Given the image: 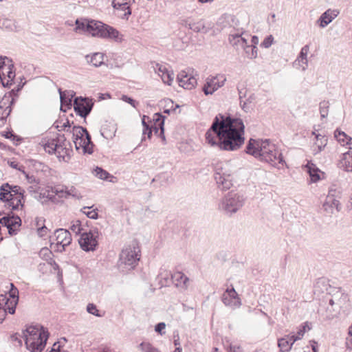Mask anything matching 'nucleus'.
I'll list each match as a JSON object with an SVG mask.
<instances>
[{
	"instance_id": "nucleus-58",
	"label": "nucleus",
	"mask_w": 352,
	"mask_h": 352,
	"mask_svg": "<svg viewBox=\"0 0 352 352\" xmlns=\"http://www.w3.org/2000/svg\"><path fill=\"white\" fill-rule=\"evenodd\" d=\"M239 100H243L246 96L247 89L243 85H237Z\"/></svg>"
},
{
	"instance_id": "nucleus-22",
	"label": "nucleus",
	"mask_w": 352,
	"mask_h": 352,
	"mask_svg": "<svg viewBox=\"0 0 352 352\" xmlns=\"http://www.w3.org/2000/svg\"><path fill=\"white\" fill-rule=\"evenodd\" d=\"M58 91L61 102L60 110L66 111L65 109H63V107L65 106L69 108L72 106V100L74 96V92L73 91H62L60 89H58Z\"/></svg>"
},
{
	"instance_id": "nucleus-26",
	"label": "nucleus",
	"mask_w": 352,
	"mask_h": 352,
	"mask_svg": "<svg viewBox=\"0 0 352 352\" xmlns=\"http://www.w3.org/2000/svg\"><path fill=\"white\" fill-rule=\"evenodd\" d=\"M305 167L309 175L311 181L312 182H317L320 179L319 168L314 164L310 162H308Z\"/></svg>"
},
{
	"instance_id": "nucleus-57",
	"label": "nucleus",
	"mask_w": 352,
	"mask_h": 352,
	"mask_svg": "<svg viewBox=\"0 0 352 352\" xmlns=\"http://www.w3.org/2000/svg\"><path fill=\"white\" fill-rule=\"evenodd\" d=\"M273 41H274V37L272 36V35H269L261 43V45L265 48H268L272 45Z\"/></svg>"
},
{
	"instance_id": "nucleus-10",
	"label": "nucleus",
	"mask_w": 352,
	"mask_h": 352,
	"mask_svg": "<svg viewBox=\"0 0 352 352\" xmlns=\"http://www.w3.org/2000/svg\"><path fill=\"white\" fill-rule=\"evenodd\" d=\"M91 100L76 98L74 100V109L76 114L85 118L91 112L93 107Z\"/></svg>"
},
{
	"instance_id": "nucleus-14",
	"label": "nucleus",
	"mask_w": 352,
	"mask_h": 352,
	"mask_svg": "<svg viewBox=\"0 0 352 352\" xmlns=\"http://www.w3.org/2000/svg\"><path fill=\"white\" fill-rule=\"evenodd\" d=\"M179 86L186 89H191L197 85V78L186 71H181L177 75Z\"/></svg>"
},
{
	"instance_id": "nucleus-29",
	"label": "nucleus",
	"mask_w": 352,
	"mask_h": 352,
	"mask_svg": "<svg viewBox=\"0 0 352 352\" xmlns=\"http://www.w3.org/2000/svg\"><path fill=\"white\" fill-rule=\"evenodd\" d=\"M10 190H12L11 186L8 183L3 184L1 186V188H0V200L1 201L7 202V203L10 201V199H11V197L12 196H14V195H12V193H11Z\"/></svg>"
},
{
	"instance_id": "nucleus-56",
	"label": "nucleus",
	"mask_w": 352,
	"mask_h": 352,
	"mask_svg": "<svg viewBox=\"0 0 352 352\" xmlns=\"http://www.w3.org/2000/svg\"><path fill=\"white\" fill-rule=\"evenodd\" d=\"M12 190H10L11 193L14 195V197L21 195L23 196L25 190L21 189V188L19 186H11Z\"/></svg>"
},
{
	"instance_id": "nucleus-38",
	"label": "nucleus",
	"mask_w": 352,
	"mask_h": 352,
	"mask_svg": "<svg viewBox=\"0 0 352 352\" xmlns=\"http://www.w3.org/2000/svg\"><path fill=\"white\" fill-rule=\"evenodd\" d=\"M10 286L11 288L9 291V296L11 299L9 300L10 304L14 303V305H16L19 302V290L13 283H11Z\"/></svg>"
},
{
	"instance_id": "nucleus-47",
	"label": "nucleus",
	"mask_w": 352,
	"mask_h": 352,
	"mask_svg": "<svg viewBox=\"0 0 352 352\" xmlns=\"http://www.w3.org/2000/svg\"><path fill=\"white\" fill-rule=\"evenodd\" d=\"M39 255L41 258L48 262L52 261V252L47 248H42L39 252Z\"/></svg>"
},
{
	"instance_id": "nucleus-48",
	"label": "nucleus",
	"mask_w": 352,
	"mask_h": 352,
	"mask_svg": "<svg viewBox=\"0 0 352 352\" xmlns=\"http://www.w3.org/2000/svg\"><path fill=\"white\" fill-rule=\"evenodd\" d=\"M6 60L10 61L7 57L0 56V79L1 80H3L2 75H4V69H9L8 64H6Z\"/></svg>"
},
{
	"instance_id": "nucleus-64",
	"label": "nucleus",
	"mask_w": 352,
	"mask_h": 352,
	"mask_svg": "<svg viewBox=\"0 0 352 352\" xmlns=\"http://www.w3.org/2000/svg\"><path fill=\"white\" fill-rule=\"evenodd\" d=\"M228 352H242V351L240 346L237 345L230 344Z\"/></svg>"
},
{
	"instance_id": "nucleus-34",
	"label": "nucleus",
	"mask_w": 352,
	"mask_h": 352,
	"mask_svg": "<svg viewBox=\"0 0 352 352\" xmlns=\"http://www.w3.org/2000/svg\"><path fill=\"white\" fill-rule=\"evenodd\" d=\"M336 305L339 309H342L344 311L349 309L350 307L349 296L346 294H341L340 298L336 300Z\"/></svg>"
},
{
	"instance_id": "nucleus-30",
	"label": "nucleus",
	"mask_w": 352,
	"mask_h": 352,
	"mask_svg": "<svg viewBox=\"0 0 352 352\" xmlns=\"http://www.w3.org/2000/svg\"><path fill=\"white\" fill-rule=\"evenodd\" d=\"M328 139L327 137L322 135H316V142H315L317 148L313 150V154L314 155L320 153L324 147L327 146Z\"/></svg>"
},
{
	"instance_id": "nucleus-52",
	"label": "nucleus",
	"mask_w": 352,
	"mask_h": 352,
	"mask_svg": "<svg viewBox=\"0 0 352 352\" xmlns=\"http://www.w3.org/2000/svg\"><path fill=\"white\" fill-rule=\"evenodd\" d=\"M22 337L23 336H21L19 333H16L12 334L10 336V340H11L12 342L16 346H21L22 344H23V342H22V340H21Z\"/></svg>"
},
{
	"instance_id": "nucleus-3",
	"label": "nucleus",
	"mask_w": 352,
	"mask_h": 352,
	"mask_svg": "<svg viewBox=\"0 0 352 352\" xmlns=\"http://www.w3.org/2000/svg\"><path fill=\"white\" fill-rule=\"evenodd\" d=\"M246 153L272 165L283 164L285 162L282 154L268 140L250 139L246 146Z\"/></svg>"
},
{
	"instance_id": "nucleus-51",
	"label": "nucleus",
	"mask_w": 352,
	"mask_h": 352,
	"mask_svg": "<svg viewBox=\"0 0 352 352\" xmlns=\"http://www.w3.org/2000/svg\"><path fill=\"white\" fill-rule=\"evenodd\" d=\"M334 137L338 142H344L349 136L344 131L336 129L334 132Z\"/></svg>"
},
{
	"instance_id": "nucleus-59",
	"label": "nucleus",
	"mask_w": 352,
	"mask_h": 352,
	"mask_svg": "<svg viewBox=\"0 0 352 352\" xmlns=\"http://www.w3.org/2000/svg\"><path fill=\"white\" fill-rule=\"evenodd\" d=\"M285 337L286 340L288 341V344L291 349H292L293 344L295 343V342L300 340V336H295L294 335H292V336L287 335Z\"/></svg>"
},
{
	"instance_id": "nucleus-37",
	"label": "nucleus",
	"mask_w": 352,
	"mask_h": 352,
	"mask_svg": "<svg viewBox=\"0 0 352 352\" xmlns=\"http://www.w3.org/2000/svg\"><path fill=\"white\" fill-rule=\"evenodd\" d=\"M74 140H78L85 136V134L88 133L87 129L80 126H74L72 129Z\"/></svg>"
},
{
	"instance_id": "nucleus-45",
	"label": "nucleus",
	"mask_w": 352,
	"mask_h": 352,
	"mask_svg": "<svg viewBox=\"0 0 352 352\" xmlns=\"http://www.w3.org/2000/svg\"><path fill=\"white\" fill-rule=\"evenodd\" d=\"M93 173L96 177L101 179H107L109 175L107 171L98 166L94 170Z\"/></svg>"
},
{
	"instance_id": "nucleus-6",
	"label": "nucleus",
	"mask_w": 352,
	"mask_h": 352,
	"mask_svg": "<svg viewBox=\"0 0 352 352\" xmlns=\"http://www.w3.org/2000/svg\"><path fill=\"white\" fill-rule=\"evenodd\" d=\"M245 199L239 193L231 191L221 201L219 208L226 214L236 212L244 204Z\"/></svg>"
},
{
	"instance_id": "nucleus-28",
	"label": "nucleus",
	"mask_w": 352,
	"mask_h": 352,
	"mask_svg": "<svg viewBox=\"0 0 352 352\" xmlns=\"http://www.w3.org/2000/svg\"><path fill=\"white\" fill-rule=\"evenodd\" d=\"M85 58L87 63L96 67L102 65L104 63L103 54L100 52L94 53L91 56L89 55H87Z\"/></svg>"
},
{
	"instance_id": "nucleus-17",
	"label": "nucleus",
	"mask_w": 352,
	"mask_h": 352,
	"mask_svg": "<svg viewBox=\"0 0 352 352\" xmlns=\"http://www.w3.org/2000/svg\"><path fill=\"white\" fill-rule=\"evenodd\" d=\"M182 24L195 32L206 33L208 31V28L206 27L204 21L202 20L194 21L191 18H188L183 20Z\"/></svg>"
},
{
	"instance_id": "nucleus-23",
	"label": "nucleus",
	"mask_w": 352,
	"mask_h": 352,
	"mask_svg": "<svg viewBox=\"0 0 352 352\" xmlns=\"http://www.w3.org/2000/svg\"><path fill=\"white\" fill-rule=\"evenodd\" d=\"M172 282L177 286L186 288L188 278L181 272H176L171 274Z\"/></svg>"
},
{
	"instance_id": "nucleus-44",
	"label": "nucleus",
	"mask_w": 352,
	"mask_h": 352,
	"mask_svg": "<svg viewBox=\"0 0 352 352\" xmlns=\"http://www.w3.org/2000/svg\"><path fill=\"white\" fill-rule=\"evenodd\" d=\"M278 346L282 352H289L291 350L288 341L286 340L285 337L278 339Z\"/></svg>"
},
{
	"instance_id": "nucleus-36",
	"label": "nucleus",
	"mask_w": 352,
	"mask_h": 352,
	"mask_svg": "<svg viewBox=\"0 0 352 352\" xmlns=\"http://www.w3.org/2000/svg\"><path fill=\"white\" fill-rule=\"evenodd\" d=\"M9 69H4V75H2V78L4 80L6 76L8 77V81L6 82V85L8 86L9 84H12L14 77L15 72L12 70L13 65L12 64H8ZM3 86H6L3 80H1Z\"/></svg>"
},
{
	"instance_id": "nucleus-19",
	"label": "nucleus",
	"mask_w": 352,
	"mask_h": 352,
	"mask_svg": "<svg viewBox=\"0 0 352 352\" xmlns=\"http://www.w3.org/2000/svg\"><path fill=\"white\" fill-rule=\"evenodd\" d=\"M243 30H237L236 32L230 33L228 38L230 43L233 46H241L245 48L247 45V39L243 37Z\"/></svg>"
},
{
	"instance_id": "nucleus-1",
	"label": "nucleus",
	"mask_w": 352,
	"mask_h": 352,
	"mask_svg": "<svg viewBox=\"0 0 352 352\" xmlns=\"http://www.w3.org/2000/svg\"><path fill=\"white\" fill-rule=\"evenodd\" d=\"M206 142L221 151H236L245 142V125L240 118L217 115L206 133Z\"/></svg>"
},
{
	"instance_id": "nucleus-20",
	"label": "nucleus",
	"mask_w": 352,
	"mask_h": 352,
	"mask_svg": "<svg viewBox=\"0 0 352 352\" xmlns=\"http://www.w3.org/2000/svg\"><path fill=\"white\" fill-rule=\"evenodd\" d=\"M323 209L327 214H333L335 211L340 210V202L333 195H329L323 204Z\"/></svg>"
},
{
	"instance_id": "nucleus-39",
	"label": "nucleus",
	"mask_w": 352,
	"mask_h": 352,
	"mask_svg": "<svg viewBox=\"0 0 352 352\" xmlns=\"http://www.w3.org/2000/svg\"><path fill=\"white\" fill-rule=\"evenodd\" d=\"M142 352H160L158 349L153 346L150 342H142L138 346Z\"/></svg>"
},
{
	"instance_id": "nucleus-53",
	"label": "nucleus",
	"mask_w": 352,
	"mask_h": 352,
	"mask_svg": "<svg viewBox=\"0 0 352 352\" xmlns=\"http://www.w3.org/2000/svg\"><path fill=\"white\" fill-rule=\"evenodd\" d=\"M71 230L74 232L76 234H79L81 232V222L79 220H76L73 222L72 225L70 227Z\"/></svg>"
},
{
	"instance_id": "nucleus-63",
	"label": "nucleus",
	"mask_w": 352,
	"mask_h": 352,
	"mask_svg": "<svg viewBox=\"0 0 352 352\" xmlns=\"http://www.w3.org/2000/svg\"><path fill=\"white\" fill-rule=\"evenodd\" d=\"M47 230L48 229L46 226H42L41 227H38L37 228V233L39 236L43 237L47 234Z\"/></svg>"
},
{
	"instance_id": "nucleus-62",
	"label": "nucleus",
	"mask_w": 352,
	"mask_h": 352,
	"mask_svg": "<svg viewBox=\"0 0 352 352\" xmlns=\"http://www.w3.org/2000/svg\"><path fill=\"white\" fill-rule=\"evenodd\" d=\"M122 99L124 102L130 104L133 107H136V105L138 104V102L135 100H134L131 98L128 97L127 96H125V95L122 96Z\"/></svg>"
},
{
	"instance_id": "nucleus-55",
	"label": "nucleus",
	"mask_w": 352,
	"mask_h": 352,
	"mask_svg": "<svg viewBox=\"0 0 352 352\" xmlns=\"http://www.w3.org/2000/svg\"><path fill=\"white\" fill-rule=\"evenodd\" d=\"M87 311L96 316L101 317L102 316L99 314V311L98 310L96 306L94 304L89 303L87 307Z\"/></svg>"
},
{
	"instance_id": "nucleus-27",
	"label": "nucleus",
	"mask_w": 352,
	"mask_h": 352,
	"mask_svg": "<svg viewBox=\"0 0 352 352\" xmlns=\"http://www.w3.org/2000/svg\"><path fill=\"white\" fill-rule=\"evenodd\" d=\"M112 6L118 10L124 11V14L121 16L122 18L127 19L131 14V11L128 3H120L119 0H113Z\"/></svg>"
},
{
	"instance_id": "nucleus-41",
	"label": "nucleus",
	"mask_w": 352,
	"mask_h": 352,
	"mask_svg": "<svg viewBox=\"0 0 352 352\" xmlns=\"http://www.w3.org/2000/svg\"><path fill=\"white\" fill-rule=\"evenodd\" d=\"M160 76L164 83L170 85L174 78V74L172 71L166 70V72L160 74Z\"/></svg>"
},
{
	"instance_id": "nucleus-61",
	"label": "nucleus",
	"mask_w": 352,
	"mask_h": 352,
	"mask_svg": "<svg viewBox=\"0 0 352 352\" xmlns=\"http://www.w3.org/2000/svg\"><path fill=\"white\" fill-rule=\"evenodd\" d=\"M155 72L158 74V75L160 76V74L166 72L168 69L166 66L160 65V64H156L155 67Z\"/></svg>"
},
{
	"instance_id": "nucleus-8",
	"label": "nucleus",
	"mask_w": 352,
	"mask_h": 352,
	"mask_svg": "<svg viewBox=\"0 0 352 352\" xmlns=\"http://www.w3.org/2000/svg\"><path fill=\"white\" fill-rule=\"evenodd\" d=\"M98 230L97 228L82 233L78 240L80 248L85 252L94 251L98 245Z\"/></svg>"
},
{
	"instance_id": "nucleus-12",
	"label": "nucleus",
	"mask_w": 352,
	"mask_h": 352,
	"mask_svg": "<svg viewBox=\"0 0 352 352\" xmlns=\"http://www.w3.org/2000/svg\"><path fill=\"white\" fill-rule=\"evenodd\" d=\"M56 241V245L60 249V252L65 251V247L68 246L72 241V235L70 232L65 229H57L54 232Z\"/></svg>"
},
{
	"instance_id": "nucleus-43",
	"label": "nucleus",
	"mask_w": 352,
	"mask_h": 352,
	"mask_svg": "<svg viewBox=\"0 0 352 352\" xmlns=\"http://www.w3.org/2000/svg\"><path fill=\"white\" fill-rule=\"evenodd\" d=\"M67 198L72 197L73 198L80 199L82 198L80 193L74 186H67Z\"/></svg>"
},
{
	"instance_id": "nucleus-35",
	"label": "nucleus",
	"mask_w": 352,
	"mask_h": 352,
	"mask_svg": "<svg viewBox=\"0 0 352 352\" xmlns=\"http://www.w3.org/2000/svg\"><path fill=\"white\" fill-rule=\"evenodd\" d=\"M23 199V196L18 195V196H12L10 201L7 203L8 206L12 208V210H18L19 207H23L22 200Z\"/></svg>"
},
{
	"instance_id": "nucleus-11",
	"label": "nucleus",
	"mask_w": 352,
	"mask_h": 352,
	"mask_svg": "<svg viewBox=\"0 0 352 352\" xmlns=\"http://www.w3.org/2000/svg\"><path fill=\"white\" fill-rule=\"evenodd\" d=\"M222 302L226 306L233 309L238 308L241 305V301L234 288L227 289L222 296Z\"/></svg>"
},
{
	"instance_id": "nucleus-24",
	"label": "nucleus",
	"mask_w": 352,
	"mask_h": 352,
	"mask_svg": "<svg viewBox=\"0 0 352 352\" xmlns=\"http://www.w3.org/2000/svg\"><path fill=\"white\" fill-rule=\"evenodd\" d=\"M155 116H156V118H154V124L152 126V128L155 133H157L159 130H160V135L164 140H165V137L164 135V117L158 113H156Z\"/></svg>"
},
{
	"instance_id": "nucleus-21",
	"label": "nucleus",
	"mask_w": 352,
	"mask_h": 352,
	"mask_svg": "<svg viewBox=\"0 0 352 352\" xmlns=\"http://www.w3.org/2000/svg\"><path fill=\"white\" fill-rule=\"evenodd\" d=\"M339 14V12L336 10L329 9L325 11L320 16L318 22L320 28H324L328 25Z\"/></svg>"
},
{
	"instance_id": "nucleus-32",
	"label": "nucleus",
	"mask_w": 352,
	"mask_h": 352,
	"mask_svg": "<svg viewBox=\"0 0 352 352\" xmlns=\"http://www.w3.org/2000/svg\"><path fill=\"white\" fill-rule=\"evenodd\" d=\"M56 153L60 154L67 147V140L64 135L58 134L54 138Z\"/></svg>"
},
{
	"instance_id": "nucleus-15",
	"label": "nucleus",
	"mask_w": 352,
	"mask_h": 352,
	"mask_svg": "<svg viewBox=\"0 0 352 352\" xmlns=\"http://www.w3.org/2000/svg\"><path fill=\"white\" fill-rule=\"evenodd\" d=\"M76 150L82 149L84 153L91 154L94 152V144L91 142V135L89 132L85 136L78 140H74Z\"/></svg>"
},
{
	"instance_id": "nucleus-25",
	"label": "nucleus",
	"mask_w": 352,
	"mask_h": 352,
	"mask_svg": "<svg viewBox=\"0 0 352 352\" xmlns=\"http://www.w3.org/2000/svg\"><path fill=\"white\" fill-rule=\"evenodd\" d=\"M309 50L308 45H305L302 47L300 52L296 59V61L299 63V65L302 67V69L305 71L308 65L307 54Z\"/></svg>"
},
{
	"instance_id": "nucleus-33",
	"label": "nucleus",
	"mask_w": 352,
	"mask_h": 352,
	"mask_svg": "<svg viewBox=\"0 0 352 352\" xmlns=\"http://www.w3.org/2000/svg\"><path fill=\"white\" fill-rule=\"evenodd\" d=\"M341 164L344 166L345 170L352 171V154L349 151L343 154Z\"/></svg>"
},
{
	"instance_id": "nucleus-60",
	"label": "nucleus",
	"mask_w": 352,
	"mask_h": 352,
	"mask_svg": "<svg viewBox=\"0 0 352 352\" xmlns=\"http://www.w3.org/2000/svg\"><path fill=\"white\" fill-rule=\"evenodd\" d=\"M165 327L166 324L164 322H160L155 325V331L161 335H164L165 331H163V330L165 329Z\"/></svg>"
},
{
	"instance_id": "nucleus-54",
	"label": "nucleus",
	"mask_w": 352,
	"mask_h": 352,
	"mask_svg": "<svg viewBox=\"0 0 352 352\" xmlns=\"http://www.w3.org/2000/svg\"><path fill=\"white\" fill-rule=\"evenodd\" d=\"M327 314L325 316L326 317V319L327 320H331L333 318H334L339 313V310L338 309H334L333 308L332 309H329V307L327 309Z\"/></svg>"
},
{
	"instance_id": "nucleus-16",
	"label": "nucleus",
	"mask_w": 352,
	"mask_h": 352,
	"mask_svg": "<svg viewBox=\"0 0 352 352\" xmlns=\"http://www.w3.org/2000/svg\"><path fill=\"white\" fill-rule=\"evenodd\" d=\"M13 102V98L10 96H5L0 101V121L3 124L6 119L11 112V104Z\"/></svg>"
},
{
	"instance_id": "nucleus-7",
	"label": "nucleus",
	"mask_w": 352,
	"mask_h": 352,
	"mask_svg": "<svg viewBox=\"0 0 352 352\" xmlns=\"http://www.w3.org/2000/svg\"><path fill=\"white\" fill-rule=\"evenodd\" d=\"M232 170L228 163L221 164L216 168L214 179L219 188L228 190L232 186Z\"/></svg>"
},
{
	"instance_id": "nucleus-31",
	"label": "nucleus",
	"mask_w": 352,
	"mask_h": 352,
	"mask_svg": "<svg viewBox=\"0 0 352 352\" xmlns=\"http://www.w3.org/2000/svg\"><path fill=\"white\" fill-rule=\"evenodd\" d=\"M6 304L7 305V309L3 307L2 305L0 303V322L4 320L7 309L10 314H14L15 313L16 305H15L14 303L10 304L9 299H8Z\"/></svg>"
},
{
	"instance_id": "nucleus-13",
	"label": "nucleus",
	"mask_w": 352,
	"mask_h": 352,
	"mask_svg": "<svg viewBox=\"0 0 352 352\" xmlns=\"http://www.w3.org/2000/svg\"><path fill=\"white\" fill-rule=\"evenodd\" d=\"M0 223L8 228L10 235H14L16 234V230L21 224V220L18 216H3Z\"/></svg>"
},
{
	"instance_id": "nucleus-18",
	"label": "nucleus",
	"mask_w": 352,
	"mask_h": 352,
	"mask_svg": "<svg viewBox=\"0 0 352 352\" xmlns=\"http://www.w3.org/2000/svg\"><path fill=\"white\" fill-rule=\"evenodd\" d=\"M56 196L59 198L67 199V186H55L51 188L50 191L47 192L46 197L52 202H58V200Z\"/></svg>"
},
{
	"instance_id": "nucleus-46",
	"label": "nucleus",
	"mask_w": 352,
	"mask_h": 352,
	"mask_svg": "<svg viewBox=\"0 0 352 352\" xmlns=\"http://www.w3.org/2000/svg\"><path fill=\"white\" fill-rule=\"evenodd\" d=\"M245 52L248 54V56L250 58H255L257 56V47L255 45H251L249 46L246 45L245 47Z\"/></svg>"
},
{
	"instance_id": "nucleus-2",
	"label": "nucleus",
	"mask_w": 352,
	"mask_h": 352,
	"mask_svg": "<svg viewBox=\"0 0 352 352\" xmlns=\"http://www.w3.org/2000/svg\"><path fill=\"white\" fill-rule=\"evenodd\" d=\"M75 24L74 31L76 32H87L92 36L113 40L117 42L122 41L120 34L116 29L101 21L80 19H76Z\"/></svg>"
},
{
	"instance_id": "nucleus-40",
	"label": "nucleus",
	"mask_w": 352,
	"mask_h": 352,
	"mask_svg": "<svg viewBox=\"0 0 352 352\" xmlns=\"http://www.w3.org/2000/svg\"><path fill=\"white\" fill-rule=\"evenodd\" d=\"M44 149L46 152H47L50 154H53V153H56L54 138L47 140V142L44 145Z\"/></svg>"
},
{
	"instance_id": "nucleus-42",
	"label": "nucleus",
	"mask_w": 352,
	"mask_h": 352,
	"mask_svg": "<svg viewBox=\"0 0 352 352\" xmlns=\"http://www.w3.org/2000/svg\"><path fill=\"white\" fill-rule=\"evenodd\" d=\"M329 109V101L323 100L320 103V113L322 118H324L328 116Z\"/></svg>"
},
{
	"instance_id": "nucleus-9",
	"label": "nucleus",
	"mask_w": 352,
	"mask_h": 352,
	"mask_svg": "<svg viewBox=\"0 0 352 352\" xmlns=\"http://www.w3.org/2000/svg\"><path fill=\"white\" fill-rule=\"evenodd\" d=\"M226 81V77L223 74H217L215 76H209L206 79V82L202 87L204 94L212 95L219 88L222 87Z\"/></svg>"
},
{
	"instance_id": "nucleus-50",
	"label": "nucleus",
	"mask_w": 352,
	"mask_h": 352,
	"mask_svg": "<svg viewBox=\"0 0 352 352\" xmlns=\"http://www.w3.org/2000/svg\"><path fill=\"white\" fill-rule=\"evenodd\" d=\"M91 207H84L82 208L81 211L86 214V216L92 219H97L98 217V212L96 210H93L91 211H86L87 209H90Z\"/></svg>"
},
{
	"instance_id": "nucleus-4",
	"label": "nucleus",
	"mask_w": 352,
	"mask_h": 352,
	"mask_svg": "<svg viewBox=\"0 0 352 352\" xmlns=\"http://www.w3.org/2000/svg\"><path fill=\"white\" fill-rule=\"evenodd\" d=\"M26 348L30 352H42L44 349L49 333L42 326H30L23 331Z\"/></svg>"
},
{
	"instance_id": "nucleus-5",
	"label": "nucleus",
	"mask_w": 352,
	"mask_h": 352,
	"mask_svg": "<svg viewBox=\"0 0 352 352\" xmlns=\"http://www.w3.org/2000/svg\"><path fill=\"white\" fill-rule=\"evenodd\" d=\"M140 250L135 243L125 247L120 254L119 267L124 270L133 269L140 258Z\"/></svg>"
},
{
	"instance_id": "nucleus-49",
	"label": "nucleus",
	"mask_w": 352,
	"mask_h": 352,
	"mask_svg": "<svg viewBox=\"0 0 352 352\" xmlns=\"http://www.w3.org/2000/svg\"><path fill=\"white\" fill-rule=\"evenodd\" d=\"M23 174L24 175L25 179L30 184H39V179L36 178L34 175H30L25 170H23Z\"/></svg>"
}]
</instances>
